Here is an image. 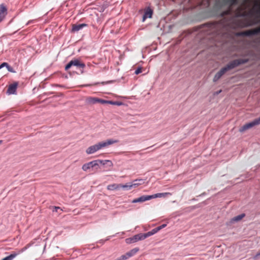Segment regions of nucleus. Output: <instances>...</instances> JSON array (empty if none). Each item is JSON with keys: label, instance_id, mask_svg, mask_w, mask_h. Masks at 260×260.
I'll use <instances>...</instances> for the list:
<instances>
[{"label": "nucleus", "instance_id": "nucleus-1", "mask_svg": "<svg viewBox=\"0 0 260 260\" xmlns=\"http://www.w3.org/2000/svg\"><path fill=\"white\" fill-rule=\"evenodd\" d=\"M206 25L208 34L214 36L222 35L226 34L231 29L251 26L252 24H246L241 20L233 18L230 19L224 18L218 22L208 23Z\"/></svg>", "mask_w": 260, "mask_h": 260}, {"label": "nucleus", "instance_id": "nucleus-2", "mask_svg": "<svg viewBox=\"0 0 260 260\" xmlns=\"http://www.w3.org/2000/svg\"><path fill=\"white\" fill-rule=\"evenodd\" d=\"M107 162H110V161L108 160H94L84 164L82 167V169L85 172H87L91 169L93 168H95L96 170H98L99 169V166L100 164H102L103 165H105Z\"/></svg>", "mask_w": 260, "mask_h": 260}, {"label": "nucleus", "instance_id": "nucleus-3", "mask_svg": "<svg viewBox=\"0 0 260 260\" xmlns=\"http://www.w3.org/2000/svg\"><path fill=\"white\" fill-rule=\"evenodd\" d=\"M72 66H75L77 68V69L82 70L81 72L82 73V70L85 67V64L78 59H74L71 60L65 67V70L68 71L69 69H70Z\"/></svg>", "mask_w": 260, "mask_h": 260}, {"label": "nucleus", "instance_id": "nucleus-4", "mask_svg": "<svg viewBox=\"0 0 260 260\" xmlns=\"http://www.w3.org/2000/svg\"><path fill=\"white\" fill-rule=\"evenodd\" d=\"M247 62V59H238L231 61L226 67H224L226 69V72L230 70L234 69V68L239 66L241 64H244Z\"/></svg>", "mask_w": 260, "mask_h": 260}, {"label": "nucleus", "instance_id": "nucleus-5", "mask_svg": "<svg viewBox=\"0 0 260 260\" xmlns=\"http://www.w3.org/2000/svg\"><path fill=\"white\" fill-rule=\"evenodd\" d=\"M260 124V117L254 120L253 121L246 123L244 124L243 126L240 127L239 129V132L241 133H243L246 130L252 127L255 125H257Z\"/></svg>", "mask_w": 260, "mask_h": 260}, {"label": "nucleus", "instance_id": "nucleus-6", "mask_svg": "<svg viewBox=\"0 0 260 260\" xmlns=\"http://www.w3.org/2000/svg\"><path fill=\"white\" fill-rule=\"evenodd\" d=\"M260 32V27H257L254 29L244 31L241 33V35L245 36H250L255 35Z\"/></svg>", "mask_w": 260, "mask_h": 260}, {"label": "nucleus", "instance_id": "nucleus-7", "mask_svg": "<svg viewBox=\"0 0 260 260\" xmlns=\"http://www.w3.org/2000/svg\"><path fill=\"white\" fill-rule=\"evenodd\" d=\"M118 142V141L117 140L109 139L106 141L99 142L98 144L100 147V149H101L103 148L108 147V146L114 143H116Z\"/></svg>", "mask_w": 260, "mask_h": 260}, {"label": "nucleus", "instance_id": "nucleus-8", "mask_svg": "<svg viewBox=\"0 0 260 260\" xmlns=\"http://www.w3.org/2000/svg\"><path fill=\"white\" fill-rule=\"evenodd\" d=\"M26 249V248L24 247L22 249L19 250L18 252H13L10 255L4 257L2 260H13L17 255H18L19 254L23 252Z\"/></svg>", "mask_w": 260, "mask_h": 260}, {"label": "nucleus", "instance_id": "nucleus-9", "mask_svg": "<svg viewBox=\"0 0 260 260\" xmlns=\"http://www.w3.org/2000/svg\"><path fill=\"white\" fill-rule=\"evenodd\" d=\"M126 185H123L121 184H116L114 183L112 184H110L107 186V189L110 190H117L121 188H126Z\"/></svg>", "mask_w": 260, "mask_h": 260}, {"label": "nucleus", "instance_id": "nucleus-10", "mask_svg": "<svg viewBox=\"0 0 260 260\" xmlns=\"http://www.w3.org/2000/svg\"><path fill=\"white\" fill-rule=\"evenodd\" d=\"M144 183V181L142 179H136L134 181V183L129 184H126V189H130L133 187H137L140 185L143 184Z\"/></svg>", "mask_w": 260, "mask_h": 260}, {"label": "nucleus", "instance_id": "nucleus-11", "mask_svg": "<svg viewBox=\"0 0 260 260\" xmlns=\"http://www.w3.org/2000/svg\"><path fill=\"white\" fill-rule=\"evenodd\" d=\"M100 150V147L98 143L89 147L86 150V152L88 154H92L97 151Z\"/></svg>", "mask_w": 260, "mask_h": 260}, {"label": "nucleus", "instance_id": "nucleus-12", "mask_svg": "<svg viewBox=\"0 0 260 260\" xmlns=\"http://www.w3.org/2000/svg\"><path fill=\"white\" fill-rule=\"evenodd\" d=\"M151 195L148 196H142L139 198L133 200L132 202L133 203H141L145 201L151 200Z\"/></svg>", "mask_w": 260, "mask_h": 260}, {"label": "nucleus", "instance_id": "nucleus-13", "mask_svg": "<svg viewBox=\"0 0 260 260\" xmlns=\"http://www.w3.org/2000/svg\"><path fill=\"white\" fill-rule=\"evenodd\" d=\"M18 86V83L15 82L10 84L8 88L7 93L9 94H15Z\"/></svg>", "mask_w": 260, "mask_h": 260}, {"label": "nucleus", "instance_id": "nucleus-14", "mask_svg": "<svg viewBox=\"0 0 260 260\" xmlns=\"http://www.w3.org/2000/svg\"><path fill=\"white\" fill-rule=\"evenodd\" d=\"M7 14V9L4 5V4H2L0 5V22L2 21L6 15Z\"/></svg>", "mask_w": 260, "mask_h": 260}, {"label": "nucleus", "instance_id": "nucleus-15", "mask_svg": "<svg viewBox=\"0 0 260 260\" xmlns=\"http://www.w3.org/2000/svg\"><path fill=\"white\" fill-rule=\"evenodd\" d=\"M226 72V69L224 68H222L218 73L216 74L213 78V81L216 82L219 80L221 76Z\"/></svg>", "mask_w": 260, "mask_h": 260}, {"label": "nucleus", "instance_id": "nucleus-16", "mask_svg": "<svg viewBox=\"0 0 260 260\" xmlns=\"http://www.w3.org/2000/svg\"><path fill=\"white\" fill-rule=\"evenodd\" d=\"M87 26V24L85 23L82 24H75L72 25V31L75 32L78 31L79 30L82 29L84 27Z\"/></svg>", "mask_w": 260, "mask_h": 260}, {"label": "nucleus", "instance_id": "nucleus-17", "mask_svg": "<svg viewBox=\"0 0 260 260\" xmlns=\"http://www.w3.org/2000/svg\"><path fill=\"white\" fill-rule=\"evenodd\" d=\"M171 192H163V193H157L152 195H151V199L156 198H165L168 196H171Z\"/></svg>", "mask_w": 260, "mask_h": 260}, {"label": "nucleus", "instance_id": "nucleus-18", "mask_svg": "<svg viewBox=\"0 0 260 260\" xmlns=\"http://www.w3.org/2000/svg\"><path fill=\"white\" fill-rule=\"evenodd\" d=\"M153 11L150 8H147L145 12V13L143 17V21H144L147 18H151L152 15Z\"/></svg>", "mask_w": 260, "mask_h": 260}, {"label": "nucleus", "instance_id": "nucleus-19", "mask_svg": "<svg viewBox=\"0 0 260 260\" xmlns=\"http://www.w3.org/2000/svg\"><path fill=\"white\" fill-rule=\"evenodd\" d=\"M99 99L93 97H88L86 99V102L89 104H94L98 103Z\"/></svg>", "mask_w": 260, "mask_h": 260}, {"label": "nucleus", "instance_id": "nucleus-20", "mask_svg": "<svg viewBox=\"0 0 260 260\" xmlns=\"http://www.w3.org/2000/svg\"><path fill=\"white\" fill-rule=\"evenodd\" d=\"M245 216V214L243 213L240 215H239L237 216L234 217L231 219V221L232 222H237L241 220L243 217H244Z\"/></svg>", "mask_w": 260, "mask_h": 260}, {"label": "nucleus", "instance_id": "nucleus-21", "mask_svg": "<svg viewBox=\"0 0 260 260\" xmlns=\"http://www.w3.org/2000/svg\"><path fill=\"white\" fill-rule=\"evenodd\" d=\"M133 241L134 243L141 240H143V237H142V234H139L137 235H135L133 237Z\"/></svg>", "mask_w": 260, "mask_h": 260}, {"label": "nucleus", "instance_id": "nucleus-22", "mask_svg": "<svg viewBox=\"0 0 260 260\" xmlns=\"http://www.w3.org/2000/svg\"><path fill=\"white\" fill-rule=\"evenodd\" d=\"M152 233L151 231L148 232L145 234H142V237H143V240L149 236H152Z\"/></svg>", "mask_w": 260, "mask_h": 260}, {"label": "nucleus", "instance_id": "nucleus-23", "mask_svg": "<svg viewBox=\"0 0 260 260\" xmlns=\"http://www.w3.org/2000/svg\"><path fill=\"white\" fill-rule=\"evenodd\" d=\"M227 2L231 6L236 5L238 3V0H228Z\"/></svg>", "mask_w": 260, "mask_h": 260}, {"label": "nucleus", "instance_id": "nucleus-24", "mask_svg": "<svg viewBox=\"0 0 260 260\" xmlns=\"http://www.w3.org/2000/svg\"><path fill=\"white\" fill-rule=\"evenodd\" d=\"M113 105H120L121 103H119L117 102H113L112 101H108V103Z\"/></svg>", "mask_w": 260, "mask_h": 260}, {"label": "nucleus", "instance_id": "nucleus-25", "mask_svg": "<svg viewBox=\"0 0 260 260\" xmlns=\"http://www.w3.org/2000/svg\"><path fill=\"white\" fill-rule=\"evenodd\" d=\"M125 242L127 244H131V243H134V242L133 241V238L132 237L126 239Z\"/></svg>", "mask_w": 260, "mask_h": 260}, {"label": "nucleus", "instance_id": "nucleus-26", "mask_svg": "<svg viewBox=\"0 0 260 260\" xmlns=\"http://www.w3.org/2000/svg\"><path fill=\"white\" fill-rule=\"evenodd\" d=\"M159 231V228H155L151 231L152 235Z\"/></svg>", "mask_w": 260, "mask_h": 260}, {"label": "nucleus", "instance_id": "nucleus-27", "mask_svg": "<svg viewBox=\"0 0 260 260\" xmlns=\"http://www.w3.org/2000/svg\"><path fill=\"white\" fill-rule=\"evenodd\" d=\"M98 103H100L101 104H107L108 101L99 99Z\"/></svg>", "mask_w": 260, "mask_h": 260}, {"label": "nucleus", "instance_id": "nucleus-28", "mask_svg": "<svg viewBox=\"0 0 260 260\" xmlns=\"http://www.w3.org/2000/svg\"><path fill=\"white\" fill-rule=\"evenodd\" d=\"M142 72V69L141 68H138L137 69L135 72V73L136 74V75H138L140 73H141Z\"/></svg>", "mask_w": 260, "mask_h": 260}, {"label": "nucleus", "instance_id": "nucleus-29", "mask_svg": "<svg viewBox=\"0 0 260 260\" xmlns=\"http://www.w3.org/2000/svg\"><path fill=\"white\" fill-rule=\"evenodd\" d=\"M5 66L9 68V64L7 63L4 62V63H3L2 64H1L0 69L3 68V67H5Z\"/></svg>", "mask_w": 260, "mask_h": 260}, {"label": "nucleus", "instance_id": "nucleus-30", "mask_svg": "<svg viewBox=\"0 0 260 260\" xmlns=\"http://www.w3.org/2000/svg\"><path fill=\"white\" fill-rule=\"evenodd\" d=\"M53 209H54L53 210V212H54V211H55V212H57L58 211V209H60L61 211H62V209H61L60 208V207H59L54 206V207H53Z\"/></svg>", "mask_w": 260, "mask_h": 260}, {"label": "nucleus", "instance_id": "nucleus-31", "mask_svg": "<svg viewBox=\"0 0 260 260\" xmlns=\"http://www.w3.org/2000/svg\"><path fill=\"white\" fill-rule=\"evenodd\" d=\"M167 224H162L160 226H159L158 227H157V228H159V231L161 229H162V228H164L166 226Z\"/></svg>", "mask_w": 260, "mask_h": 260}, {"label": "nucleus", "instance_id": "nucleus-32", "mask_svg": "<svg viewBox=\"0 0 260 260\" xmlns=\"http://www.w3.org/2000/svg\"><path fill=\"white\" fill-rule=\"evenodd\" d=\"M259 256H260V252H258L254 256L253 258L254 259H257Z\"/></svg>", "mask_w": 260, "mask_h": 260}, {"label": "nucleus", "instance_id": "nucleus-33", "mask_svg": "<svg viewBox=\"0 0 260 260\" xmlns=\"http://www.w3.org/2000/svg\"><path fill=\"white\" fill-rule=\"evenodd\" d=\"M239 15L241 16H245L247 15V13L245 11H244L242 12L241 14H239Z\"/></svg>", "mask_w": 260, "mask_h": 260}, {"label": "nucleus", "instance_id": "nucleus-34", "mask_svg": "<svg viewBox=\"0 0 260 260\" xmlns=\"http://www.w3.org/2000/svg\"><path fill=\"white\" fill-rule=\"evenodd\" d=\"M7 68L8 71H9L10 72H12V69L11 67L9 66V68H8V67H7Z\"/></svg>", "mask_w": 260, "mask_h": 260}, {"label": "nucleus", "instance_id": "nucleus-35", "mask_svg": "<svg viewBox=\"0 0 260 260\" xmlns=\"http://www.w3.org/2000/svg\"><path fill=\"white\" fill-rule=\"evenodd\" d=\"M221 91V90H220L219 91L217 92V94H218V93H220Z\"/></svg>", "mask_w": 260, "mask_h": 260}, {"label": "nucleus", "instance_id": "nucleus-36", "mask_svg": "<svg viewBox=\"0 0 260 260\" xmlns=\"http://www.w3.org/2000/svg\"><path fill=\"white\" fill-rule=\"evenodd\" d=\"M3 142V141L2 140H0V145Z\"/></svg>", "mask_w": 260, "mask_h": 260}]
</instances>
